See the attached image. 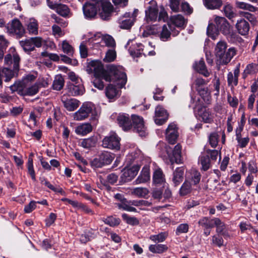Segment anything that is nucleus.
<instances>
[{
    "instance_id": "nucleus-1",
    "label": "nucleus",
    "mask_w": 258,
    "mask_h": 258,
    "mask_svg": "<svg viewBox=\"0 0 258 258\" xmlns=\"http://www.w3.org/2000/svg\"><path fill=\"white\" fill-rule=\"evenodd\" d=\"M97 64V76L103 77L106 82H115L120 88H122L125 85L127 77L122 67L111 65L105 70L101 63Z\"/></svg>"
},
{
    "instance_id": "nucleus-2",
    "label": "nucleus",
    "mask_w": 258,
    "mask_h": 258,
    "mask_svg": "<svg viewBox=\"0 0 258 258\" xmlns=\"http://www.w3.org/2000/svg\"><path fill=\"white\" fill-rule=\"evenodd\" d=\"M226 43L221 41L217 44L215 50L216 56L219 58L220 63L223 64L229 63L236 54V50L234 48H230L226 51Z\"/></svg>"
},
{
    "instance_id": "nucleus-3",
    "label": "nucleus",
    "mask_w": 258,
    "mask_h": 258,
    "mask_svg": "<svg viewBox=\"0 0 258 258\" xmlns=\"http://www.w3.org/2000/svg\"><path fill=\"white\" fill-rule=\"evenodd\" d=\"M215 22L217 28V30H215V33L213 31L212 25H209L207 28V34L211 38L216 39V36L218 34L217 30L220 31L224 35H227L230 33V24L224 17L216 16L215 18Z\"/></svg>"
},
{
    "instance_id": "nucleus-4",
    "label": "nucleus",
    "mask_w": 258,
    "mask_h": 258,
    "mask_svg": "<svg viewBox=\"0 0 258 258\" xmlns=\"http://www.w3.org/2000/svg\"><path fill=\"white\" fill-rule=\"evenodd\" d=\"M90 114H91L92 120L98 119L99 114L94 105L91 103H83L80 109L73 114V117L76 120H82L88 117Z\"/></svg>"
},
{
    "instance_id": "nucleus-5",
    "label": "nucleus",
    "mask_w": 258,
    "mask_h": 258,
    "mask_svg": "<svg viewBox=\"0 0 258 258\" xmlns=\"http://www.w3.org/2000/svg\"><path fill=\"white\" fill-rule=\"evenodd\" d=\"M138 12V9H135L132 13L126 12L121 16L117 20L119 27L122 29H130L136 20Z\"/></svg>"
},
{
    "instance_id": "nucleus-6",
    "label": "nucleus",
    "mask_w": 258,
    "mask_h": 258,
    "mask_svg": "<svg viewBox=\"0 0 258 258\" xmlns=\"http://www.w3.org/2000/svg\"><path fill=\"white\" fill-rule=\"evenodd\" d=\"M8 32L16 38L20 39L25 34V29L22 24L18 19L12 20L7 26Z\"/></svg>"
},
{
    "instance_id": "nucleus-7",
    "label": "nucleus",
    "mask_w": 258,
    "mask_h": 258,
    "mask_svg": "<svg viewBox=\"0 0 258 258\" xmlns=\"http://www.w3.org/2000/svg\"><path fill=\"white\" fill-rule=\"evenodd\" d=\"M132 129L136 133H138L141 137H145L147 134V127L143 117L137 114H132Z\"/></svg>"
},
{
    "instance_id": "nucleus-8",
    "label": "nucleus",
    "mask_w": 258,
    "mask_h": 258,
    "mask_svg": "<svg viewBox=\"0 0 258 258\" xmlns=\"http://www.w3.org/2000/svg\"><path fill=\"white\" fill-rule=\"evenodd\" d=\"M97 63L101 62L96 60H92L89 62L86 68V71L88 74L94 73V76L95 77V79L93 81V84L94 87L99 90H103L104 87V85L101 79H104V78L101 76L98 77L96 75Z\"/></svg>"
},
{
    "instance_id": "nucleus-9",
    "label": "nucleus",
    "mask_w": 258,
    "mask_h": 258,
    "mask_svg": "<svg viewBox=\"0 0 258 258\" xmlns=\"http://www.w3.org/2000/svg\"><path fill=\"white\" fill-rule=\"evenodd\" d=\"M102 146L110 149H120V139L114 132H110L102 141Z\"/></svg>"
},
{
    "instance_id": "nucleus-10",
    "label": "nucleus",
    "mask_w": 258,
    "mask_h": 258,
    "mask_svg": "<svg viewBox=\"0 0 258 258\" xmlns=\"http://www.w3.org/2000/svg\"><path fill=\"white\" fill-rule=\"evenodd\" d=\"M20 58L19 55L17 53L13 54V70H11L8 68H5L3 70V73L5 74L6 77L5 81L9 82L12 78L17 75L18 72L19 70V62Z\"/></svg>"
},
{
    "instance_id": "nucleus-11",
    "label": "nucleus",
    "mask_w": 258,
    "mask_h": 258,
    "mask_svg": "<svg viewBox=\"0 0 258 258\" xmlns=\"http://www.w3.org/2000/svg\"><path fill=\"white\" fill-rule=\"evenodd\" d=\"M145 19L148 23L155 22L158 18V9L156 1H151L145 11Z\"/></svg>"
},
{
    "instance_id": "nucleus-12",
    "label": "nucleus",
    "mask_w": 258,
    "mask_h": 258,
    "mask_svg": "<svg viewBox=\"0 0 258 258\" xmlns=\"http://www.w3.org/2000/svg\"><path fill=\"white\" fill-rule=\"evenodd\" d=\"M179 136L178 127L174 122L170 123L166 130L165 137L171 144H174Z\"/></svg>"
},
{
    "instance_id": "nucleus-13",
    "label": "nucleus",
    "mask_w": 258,
    "mask_h": 258,
    "mask_svg": "<svg viewBox=\"0 0 258 258\" xmlns=\"http://www.w3.org/2000/svg\"><path fill=\"white\" fill-rule=\"evenodd\" d=\"M169 114L161 105H158L155 110L154 121L158 125H162L168 119Z\"/></svg>"
},
{
    "instance_id": "nucleus-14",
    "label": "nucleus",
    "mask_w": 258,
    "mask_h": 258,
    "mask_svg": "<svg viewBox=\"0 0 258 258\" xmlns=\"http://www.w3.org/2000/svg\"><path fill=\"white\" fill-rule=\"evenodd\" d=\"M117 122L119 126L124 131L132 129V119L128 114L125 113L119 114L117 117Z\"/></svg>"
},
{
    "instance_id": "nucleus-15",
    "label": "nucleus",
    "mask_w": 258,
    "mask_h": 258,
    "mask_svg": "<svg viewBox=\"0 0 258 258\" xmlns=\"http://www.w3.org/2000/svg\"><path fill=\"white\" fill-rule=\"evenodd\" d=\"M113 10V7L109 1H103L102 3V9L99 12V16L103 20H109Z\"/></svg>"
},
{
    "instance_id": "nucleus-16",
    "label": "nucleus",
    "mask_w": 258,
    "mask_h": 258,
    "mask_svg": "<svg viewBox=\"0 0 258 258\" xmlns=\"http://www.w3.org/2000/svg\"><path fill=\"white\" fill-rule=\"evenodd\" d=\"M139 170L138 165L133 166L130 168H125L122 171L121 178L124 182L131 181L137 174Z\"/></svg>"
},
{
    "instance_id": "nucleus-17",
    "label": "nucleus",
    "mask_w": 258,
    "mask_h": 258,
    "mask_svg": "<svg viewBox=\"0 0 258 258\" xmlns=\"http://www.w3.org/2000/svg\"><path fill=\"white\" fill-rule=\"evenodd\" d=\"M61 100L64 107L69 111L76 109L80 105V101L74 98L68 99L67 96L64 95L61 97Z\"/></svg>"
},
{
    "instance_id": "nucleus-18",
    "label": "nucleus",
    "mask_w": 258,
    "mask_h": 258,
    "mask_svg": "<svg viewBox=\"0 0 258 258\" xmlns=\"http://www.w3.org/2000/svg\"><path fill=\"white\" fill-rule=\"evenodd\" d=\"M83 10L84 16L87 18H94L97 13V6L89 2L83 6Z\"/></svg>"
},
{
    "instance_id": "nucleus-19",
    "label": "nucleus",
    "mask_w": 258,
    "mask_h": 258,
    "mask_svg": "<svg viewBox=\"0 0 258 258\" xmlns=\"http://www.w3.org/2000/svg\"><path fill=\"white\" fill-rule=\"evenodd\" d=\"M198 112L204 122L211 123L213 122L214 116L209 109L201 107L198 109Z\"/></svg>"
},
{
    "instance_id": "nucleus-20",
    "label": "nucleus",
    "mask_w": 258,
    "mask_h": 258,
    "mask_svg": "<svg viewBox=\"0 0 258 258\" xmlns=\"http://www.w3.org/2000/svg\"><path fill=\"white\" fill-rule=\"evenodd\" d=\"M150 179V167L148 165L145 166L141 172L140 175L135 180L136 184L145 183Z\"/></svg>"
},
{
    "instance_id": "nucleus-21",
    "label": "nucleus",
    "mask_w": 258,
    "mask_h": 258,
    "mask_svg": "<svg viewBox=\"0 0 258 258\" xmlns=\"http://www.w3.org/2000/svg\"><path fill=\"white\" fill-rule=\"evenodd\" d=\"M236 28L239 34L242 35H245L249 32V25L244 19H241L237 21L236 24Z\"/></svg>"
},
{
    "instance_id": "nucleus-22",
    "label": "nucleus",
    "mask_w": 258,
    "mask_h": 258,
    "mask_svg": "<svg viewBox=\"0 0 258 258\" xmlns=\"http://www.w3.org/2000/svg\"><path fill=\"white\" fill-rule=\"evenodd\" d=\"M26 25L30 34L36 35L38 34V24L36 20L33 18L29 19L26 22Z\"/></svg>"
},
{
    "instance_id": "nucleus-23",
    "label": "nucleus",
    "mask_w": 258,
    "mask_h": 258,
    "mask_svg": "<svg viewBox=\"0 0 258 258\" xmlns=\"http://www.w3.org/2000/svg\"><path fill=\"white\" fill-rule=\"evenodd\" d=\"M181 146L179 144H177L174 148L172 151V154L170 153V151L169 150L168 148H166L167 153L168 156L172 159L174 158L175 162L179 163L180 161L181 158Z\"/></svg>"
},
{
    "instance_id": "nucleus-24",
    "label": "nucleus",
    "mask_w": 258,
    "mask_h": 258,
    "mask_svg": "<svg viewBox=\"0 0 258 258\" xmlns=\"http://www.w3.org/2000/svg\"><path fill=\"white\" fill-rule=\"evenodd\" d=\"M172 23L178 28H184L186 24V20L181 15H176L170 18Z\"/></svg>"
},
{
    "instance_id": "nucleus-25",
    "label": "nucleus",
    "mask_w": 258,
    "mask_h": 258,
    "mask_svg": "<svg viewBox=\"0 0 258 258\" xmlns=\"http://www.w3.org/2000/svg\"><path fill=\"white\" fill-rule=\"evenodd\" d=\"M171 25L169 24H164L160 33V38L163 41H166L170 39L171 35Z\"/></svg>"
},
{
    "instance_id": "nucleus-26",
    "label": "nucleus",
    "mask_w": 258,
    "mask_h": 258,
    "mask_svg": "<svg viewBox=\"0 0 258 258\" xmlns=\"http://www.w3.org/2000/svg\"><path fill=\"white\" fill-rule=\"evenodd\" d=\"M184 169L182 168H177L173 173L172 181L174 186L178 185L183 179Z\"/></svg>"
},
{
    "instance_id": "nucleus-27",
    "label": "nucleus",
    "mask_w": 258,
    "mask_h": 258,
    "mask_svg": "<svg viewBox=\"0 0 258 258\" xmlns=\"http://www.w3.org/2000/svg\"><path fill=\"white\" fill-rule=\"evenodd\" d=\"M212 221H213L214 226L216 227V232L218 234H221L224 236L227 235V233L225 230L226 229L225 225L220 219L218 218H214L212 219Z\"/></svg>"
},
{
    "instance_id": "nucleus-28",
    "label": "nucleus",
    "mask_w": 258,
    "mask_h": 258,
    "mask_svg": "<svg viewBox=\"0 0 258 258\" xmlns=\"http://www.w3.org/2000/svg\"><path fill=\"white\" fill-rule=\"evenodd\" d=\"M195 69L199 73L202 74L205 77H208L210 73L206 69V64L203 59L200 60L198 62H196L194 65Z\"/></svg>"
},
{
    "instance_id": "nucleus-29",
    "label": "nucleus",
    "mask_w": 258,
    "mask_h": 258,
    "mask_svg": "<svg viewBox=\"0 0 258 258\" xmlns=\"http://www.w3.org/2000/svg\"><path fill=\"white\" fill-rule=\"evenodd\" d=\"M105 94L108 99H114L119 96V91L112 84H109L106 87Z\"/></svg>"
},
{
    "instance_id": "nucleus-30",
    "label": "nucleus",
    "mask_w": 258,
    "mask_h": 258,
    "mask_svg": "<svg viewBox=\"0 0 258 258\" xmlns=\"http://www.w3.org/2000/svg\"><path fill=\"white\" fill-rule=\"evenodd\" d=\"M153 182L158 185H161L165 182L164 175L160 168L157 169L154 172L153 176Z\"/></svg>"
},
{
    "instance_id": "nucleus-31",
    "label": "nucleus",
    "mask_w": 258,
    "mask_h": 258,
    "mask_svg": "<svg viewBox=\"0 0 258 258\" xmlns=\"http://www.w3.org/2000/svg\"><path fill=\"white\" fill-rule=\"evenodd\" d=\"M92 130V125L89 123H83L77 126L75 130V132L78 135L85 136L90 133Z\"/></svg>"
},
{
    "instance_id": "nucleus-32",
    "label": "nucleus",
    "mask_w": 258,
    "mask_h": 258,
    "mask_svg": "<svg viewBox=\"0 0 258 258\" xmlns=\"http://www.w3.org/2000/svg\"><path fill=\"white\" fill-rule=\"evenodd\" d=\"M223 12L225 16L229 20H231L236 17L235 10L230 4H226L223 8Z\"/></svg>"
},
{
    "instance_id": "nucleus-33",
    "label": "nucleus",
    "mask_w": 258,
    "mask_h": 258,
    "mask_svg": "<svg viewBox=\"0 0 258 258\" xmlns=\"http://www.w3.org/2000/svg\"><path fill=\"white\" fill-rule=\"evenodd\" d=\"M64 84V80L61 75H57L55 76L53 84L52 89L56 91L61 90Z\"/></svg>"
},
{
    "instance_id": "nucleus-34",
    "label": "nucleus",
    "mask_w": 258,
    "mask_h": 258,
    "mask_svg": "<svg viewBox=\"0 0 258 258\" xmlns=\"http://www.w3.org/2000/svg\"><path fill=\"white\" fill-rule=\"evenodd\" d=\"M168 249V246L163 244H151L149 247V250L154 253H162Z\"/></svg>"
},
{
    "instance_id": "nucleus-35",
    "label": "nucleus",
    "mask_w": 258,
    "mask_h": 258,
    "mask_svg": "<svg viewBox=\"0 0 258 258\" xmlns=\"http://www.w3.org/2000/svg\"><path fill=\"white\" fill-rule=\"evenodd\" d=\"M194 189L191 183L188 180H185L182 184L179 191L181 196H184L190 194Z\"/></svg>"
},
{
    "instance_id": "nucleus-36",
    "label": "nucleus",
    "mask_w": 258,
    "mask_h": 258,
    "mask_svg": "<svg viewBox=\"0 0 258 258\" xmlns=\"http://www.w3.org/2000/svg\"><path fill=\"white\" fill-rule=\"evenodd\" d=\"M69 89L70 93L72 96H74L82 95L85 91L84 88L81 84L75 85L72 84L70 85Z\"/></svg>"
},
{
    "instance_id": "nucleus-37",
    "label": "nucleus",
    "mask_w": 258,
    "mask_h": 258,
    "mask_svg": "<svg viewBox=\"0 0 258 258\" xmlns=\"http://www.w3.org/2000/svg\"><path fill=\"white\" fill-rule=\"evenodd\" d=\"M98 156L104 165L110 164L114 159V155L107 151L101 153Z\"/></svg>"
},
{
    "instance_id": "nucleus-38",
    "label": "nucleus",
    "mask_w": 258,
    "mask_h": 258,
    "mask_svg": "<svg viewBox=\"0 0 258 258\" xmlns=\"http://www.w3.org/2000/svg\"><path fill=\"white\" fill-rule=\"evenodd\" d=\"M168 236L167 231L161 232L158 234L152 235L150 236V239L155 243H161L164 241Z\"/></svg>"
},
{
    "instance_id": "nucleus-39",
    "label": "nucleus",
    "mask_w": 258,
    "mask_h": 258,
    "mask_svg": "<svg viewBox=\"0 0 258 258\" xmlns=\"http://www.w3.org/2000/svg\"><path fill=\"white\" fill-rule=\"evenodd\" d=\"M205 6L209 9H219L222 5V0H204Z\"/></svg>"
},
{
    "instance_id": "nucleus-40",
    "label": "nucleus",
    "mask_w": 258,
    "mask_h": 258,
    "mask_svg": "<svg viewBox=\"0 0 258 258\" xmlns=\"http://www.w3.org/2000/svg\"><path fill=\"white\" fill-rule=\"evenodd\" d=\"M32 38L19 41L20 45L25 51H32L34 50Z\"/></svg>"
},
{
    "instance_id": "nucleus-41",
    "label": "nucleus",
    "mask_w": 258,
    "mask_h": 258,
    "mask_svg": "<svg viewBox=\"0 0 258 258\" xmlns=\"http://www.w3.org/2000/svg\"><path fill=\"white\" fill-rule=\"evenodd\" d=\"M97 142L96 139L94 137L83 139L81 142V146L85 149H89L95 146Z\"/></svg>"
},
{
    "instance_id": "nucleus-42",
    "label": "nucleus",
    "mask_w": 258,
    "mask_h": 258,
    "mask_svg": "<svg viewBox=\"0 0 258 258\" xmlns=\"http://www.w3.org/2000/svg\"><path fill=\"white\" fill-rule=\"evenodd\" d=\"M190 180L192 182L193 186L198 184L201 178V174L200 172L195 169H192L190 172Z\"/></svg>"
},
{
    "instance_id": "nucleus-43",
    "label": "nucleus",
    "mask_w": 258,
    "mask_h": 258,
    "mask_svg": "<svg viewBox=\"0 0 258 258\" xmlns=\"http://www.w3.org/2000/svg\"><path fill=\"white\" fill-rule=\"evenodd\" d=\"M258 71L257 65L255 63L248 64L245 69L243 73V78H245L248 75L255 74Z\"/></svg>"
},
{
    "instance_id": "nucleus-44",
    "label": "nucleus",
    "mask_w": 258,
    "mask_h": 258,
    "mask_svg": "<svg viewBox=\"0 0 258 258\" xmlns=\"http://www.w3.org/2000/svg\"><path fill=\"white\" fill-rule=\"evenodd\" d=\"M200 161L202 166V169L203 170L207 171L211 167V161L208 155H201L200 157Z\"/></svg>"
},
{
    "instance_id": "nucleus-45",
    "label": "nucleus",
    "mask_w": 258,
    "mask_h": 258,
    "mask_svg": "<svg viewBox=\"0 0 258 258\" xmlns=\"http://www.w3.org/2000/svg\"><path fill=\"white\" fill-rule=\"evenodd\" d=\"M55 10L58 14L63 17H68L70 12V9L67 5L61 4H59Z\"/></svg>"
},
{
    "instance_id": "nucleus-46",
    "label": "nucleus",
    "mask_w": 258,
    "mask_h": 258,
    "mask_svg": "<svg viewBox=\"0 0 258 258\" xmlns=\"http://www.w3.org/2000/svg\"><path fill=\"white\" fill-rule=\"evenodd\" d=\"M198 224L200 226L206 229H210L214 226L212 219H210L206 217L200 219L198 222Z\"/></svg>"
},
{
    "instance_id": "nucleus-47",
    "label": "nucleus",
    "mask_w": 258,
    "mask_h": 258,
    "mask_svg": "<svg viewBox=\"0 0 258 258\" xmlns=\"http://www.w3.org/2000/svg\"><path fill=\"white\" fill-rule=\"evenodd\" d=\"M102 220L106 224L111 227H115L118 225L120 220L119 218L113 216H108L107 218H102Z\"/></svg>"
},
{
    "instance_id": "nucleus-48",
    "label": "nucleus",
    "mask_w": 258,
    "mask_h": 258,
    "mask_svg": "<svg viewBox=\"0 0 258 258\" xmlns=\"http://www.w3.org/2000/svg\"><path fill=\"white\" fill-rule=\"evenodd\" d=\"M143 45L141 43L136 44V50L130 48L128 50L130 54L133 57H140L143 53Z\"/></svg>"
},
{
    "instance_id": "nucleus-49",
    "label": "nucleus",
    "mask_w": 258,
    "mask_h": 258,
    "mask_svg": "<svg viewBox=\"0 0 258 258\" xmlns=\"http://www.w3.org/2000/svg\"><path fill=\"white\" fill-rule=\"evenodd\" d=\"M132 194L139 198H144L149 194V190L145 187H136L133 189Z\"/></svg>"
},
{
    "instance_id": "nucleus-50",
    "label": "nucleus",
    "mask_w": 258,
    "mask_h": 258,
    "mask_svg": "<svg viewBox=\"0 0 258 258\" xmlns=\"http://www.w3.org/2000/svg\"><path fill=\"white\" fill-rule=\"evenodd\" d=\"M235 5L237 8L248 10L250 12H253L256 10V8L255 7L244 2L236 1Z\"/></svg>"
},
{
    "instance_id": "nucleus-51",
    "label": "nucleus",
    "mask_w": 258,
    "mask_h": 258,
    "mask_svg": "<svg viewBox=\"0 0 258 258\" xmlns=\"http://www.w3.org/2000/svg\"><path fill=\"white\" fill-rule=\"evenodd\" d=\"M219 135L216 132L211 133L208 137V141L211 146L215 148L219 142Z\"/></svg>"
},
{
    "instance_id": "nucleus-52",
    "label": "nucleus",
    "mask_w": 258,
    "mask_h": 258,
    "mask_svg": "<svg viewBox=\"0 0 258 258\" xmlns=\"http://www.w3.org/2000/svg\"><path fill=\"white\" fill-rule=\"evenodd\" d=\"M39 90V86L37 84H34L30 87L25 88L24 87V91L22 95H29L32 96L38 93Z\"/></svg>"
},
{
    "instance_id": "nucleus-53",
    "label": "nucleus",
    "mask_w": 258,
    "mask_h": 258,
    "mask_svg": "<svg viewBox=\"0 0 258 258\" xmlns=\"http://www.w3.org/2000/svg\"><path fill=\"white\" fill-rule=\"evenodd\" d=\"M10 88L12 92L18 91L19 94L22 95L24 91V83L21 82H17L11 86Z\"/></svg>"
},
{
    "instance_id": "nucleus-54",
    "label": "nucleus",
    "mask_w": 258,
    "mask_h": 258,
    "mask_svg": "<svg viewBox=\"0 0 258 258\" xmlns=\"http://www.w3.org/2000/svg\"><path fill=\"white\" fill-rule=\"evenodd\" d=\"M61 47L64 53L67 54L69 56H73L74 48L67 41L64 40L62 41Z\"/></svg>"
},
{
    "instance_id": "nucleus-55",
    "label": "nucleus",
    "mask_w": 258,
    "mask_h": 258,
    "mask_svg": "<svg viewBox=\"0 0 258 258\" xmlns=\"http://www.w3.org/2000/svg\"><path fill=\"white\" fill-rule=\"evenodd\" d=\"M117 206L119 209H123L128 212H137V209L132 207L131 204H129V201H128L126 199L125 201H123L121 203L118 204Z\"/></svg>"
},
{
    "instance_id": "nucleus-56",
    "label": "nucleus",
    "mask_w": 258,
    "mask_h": 258,
    "mask_svg": "<svg viewBox=\"0 0 258 258\" xmlns=\"http://www.w3.org/2000/svg\"><path fill=\"white\" fill-rule=\"evenodd\" d=\"M205 153L209 157L210 156L211 160L216 161L218 156H219V160L221 158L220 155V152L217 150L206 149L205 150Z\"/></svg>"
},
{
    "instance_id": "nucleus-57",
    "label": "nucleus",
    "mask_w": 258,
    "mask_h": 258,
    "mask_svg": "<svg viewBox=\"0 0 258 258\" xmlns=\"http://www.w3.org/2000/svg\"><path fill=\"white\" fill-rule=\"evenodd\" d=\"M28 172L30 175L33 181H36L35 173L33 168V159L32 158L29 157L27 162Z\"/></svg>"
},
{
    "instance_id": "nucleus-58",
    "label": "nucleus",
    "mask_w": 258,
    "mask_h": 258,
    "mask_svg": "<svg viewBox=\"0 0 258 258\" xmlns=\"http://www.w3.org/2000/svg\"><path fill=\"white\" fill-rule=\"evenodd\" d=\"M236 140L241 148L245 147L249 142V138L248 137L241 138L240 131L238 132L236 131Z\"/></svg>"
},
{
    "instance_id": "nucleus-59",
    "label": "nucleus",
    "mask_w": 258,
    "mask_h": 258,
    "mask_svg": "<svg viewBox=\"0 0 258 258\" xmlns=\"http://www.w3.org/2000/svg\"><path fill=\"white\" fill-rule=\"evenodd\" d=\"M122 218L123 220L125 221L127 224L132 225H137L139 223V220L137 219V218L135 217H130L126 214H123L122 215Z\"/></svg>"
},
{
    "instance_id": "nucleus-60",
    "label": "nucleus",
    "mask_w": 258,
    "mask_h": 258,
    "mask_svg": "<svg viewBox=\"0 0 258 258\" xmlns=\"http://www.w3.org/2000/svg\"><path fill=\"white\" fill-rule=\"evenodd\" d=\"M189 225L186 223L179 224L176 228L175 233L179 235L182 233H186L188 231Z\"/></svg>"
},
{
    "instance_id": "nucleus-61",
    "label": "nucleus",
    "mask_w": 258,
    "mask_h": 258,
    "mask_svg": "<svg viewBox=\"0 0 258 258\" xmlns=\"http://www.w3.org/2000/svg\"><path fill=\"white\" fill-rule=\"evenodd\" d=\"M116 58V52L113 49L109 50L106 53L105 57L104 58L103 60L105 62H111L113 61Z\"/></svg>"
},
{
    "instance_id": "nucleus-62",
    "label": "nucleus",
    "mask_w": 258,
    "mask_h": 258,
    "mask_svg": "<svg viewBox=\"0 0 258 258\" xmlns=\"http://www.w3.org/2000/svg\"><path fill=\"white\" fill-rule=\"evenodd\" d=\"M227 82L229 86L233 87L237 85L238 78H235L232 72H229L227 75Z\"/></svg>"
},
{
    "instance_id": "nucleus-63",
    "label": "nucleus",
    "mask_w": 258,
    "mask_h": 258,
    "mask_svg": "<svg viewBox=\"0 0 258 258\" xmlns=\"http://www.w3.org/2000/svg\"><path fill=\"white\" fill-rule=\"evenodd\" d=\"M239 15L240 17H244L247 19L249 22L252 23L255 21V17L254 16L248 12L239 11Z\"/></svg>"
},
{
    "instance_id": "nucleus-64",
    "label": "nucleus",
    "mask_w": 258,
    "mask_h": 258,
    "mask_svg": "<svg viewBox=\"0 0 258 258\" xmlns=\"http://www.w3.org/2000/svg\"><path fill=\"white\" fill-rule=\"evenodd\" d=\"M91 166L92 168L95 169V168H101L103 166H104V165L102 163V162L101 160L99 157L98 156L97 157L94 158L91 162Z\"/></svg>"
}]
</instances>
